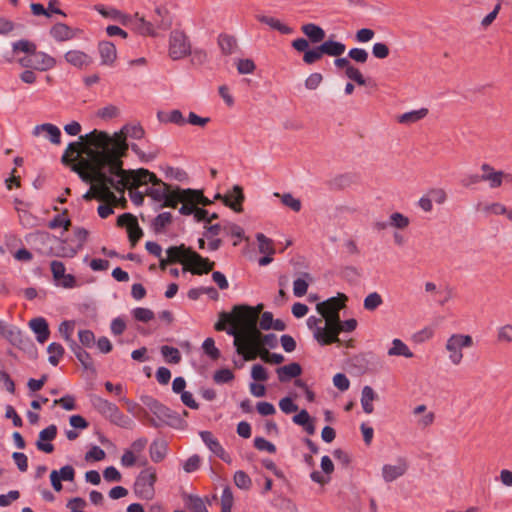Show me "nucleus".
I'll use <instances>...</instances> for the list:
<instances>
[{
	"label": "nucleus",
	"instance_id": "11",
	"mask_svg": "<svg viewBox=\"0 0 512 512\" xmlns=\"http://www.w3.org/2000/svg\"><path fill=\"white\" fill-rule=\"evenodd\" d=\"M156 479L157 473L154 468L150 467L143 470L134 484V492L142 499H152L154 496V484Z\"/></svg>",
	"mask_w": 512,
	"mask_h": 512
},
{
	"label": "nucleus",
	"instance_id": "24",
	"mask_svg": "<svg viewBox=\"0 0 512 512\" xmlns=\"http://www.w3.org/2000/svg\"><path fill=\"white\" fill-rule=\"evenodd\" d=\"M51 271L53 277L58 285L64 288H72L76 284V280L73 275L65 273V266L60 261L51 262Z\"/></svg>",
	"mask_w": 512,
	"mask_h": 512
},
{
	"label": "nucleus",
	"instance_id": "16",
	"mask_svg": "<svg viewBox=\"0 0 512 512\" xmlns=\"http://www.w3.org/2000/svg\"><path fill=\"white\" fill-rule=\"evenodd\" d=\"M242 343L243 342H234V346L237 353L241 355L245 361H252L260 357L264 362L269 363L271 353L267 348L263 346L253 347L252 345Z\"/></svg>",
	"mask_w": 512,
	"mask_h": 512
},
{
	"label": "nucleus",
	"instance_id": "60",
	"mask_svg": "<svg viewBox=\"0 0 512 512\" xmlns=\"http://www.w3.org/2000/svg\"><path fill=\"white\" fill-rule=\"evenodd\" d=\"M18 216L20 219V222L26 226V227H33L36 225V217L33 216L27 209L24 208H18Z\"/></svg>",
	"mask_w": 512,
	"mask_h": 512
},
{
	"label": "nucleus",
	"instance_id": "54",
	"mask_svg": "<svg viewBox=\"0 0 512 512\" xmlns=\"http://www.w3.org/2000/svg\"><path fill=\"white\" fill-rule=\"evenodd\" d=\"M122 203L124 205L126 203V200L124 197L117 198V201L114 203L105 202L104 204L100 205L98 207V214L101 218H107L111 214H113V206H116L118 203Z\"/></svg>",
	"mask_w": 512,
	"mask_h": 512
},
{
	"label": "nucleus",
	"instance_id": "57",
	"mask_svg": "<svg viewBox=\"0 0 512 512\" xmlns=\"http://www.w3.org/2000/svg\"><path fill=\"white\" fill-rule=\"evenodd\" d=\"M390 49L386 43L376 42L372 46V55L377 59H385L389 56Z\"/></svg>",
	"mask_w": 512,
	"mask_h": 512
},
{
	"label": "nucleus",
	"instance_id": "50",
	"mask_svg": "<svg viewBox=\"0 0 512 512\" xmlns=\"http://www.w3.org/2000/svg\"><path fill=\"white\" fill-rule=\"evenodd\" d=\"M219 46L222 52L228 55L234 52L237 44L234 37L224 35L219 38Z\"/></svg>",
	"mask_w": 512,
	"mask_h": 512
},
{
	"label": "nucleus",
	"instance_id": "13",
	"mask_svg": "<svg viewBox=\"0 0 512 512\" xmlns=\"http://www.w3.org/2000/svg\"><path fill=\"white\" fill-rule=\"evenodd\" d=\"M65 61L77 69H87L93 64L91 53L79 46H72L64 53Z\"/></svg>",
	"mask_w": 512,
	"mask_h": 512
},
{
	"label": "nucleus",
	"instance_id": "6",
	"mask_svg": "<svg viewBox=\"0 0 512 512\" xmlns=\"http://www.w3.org/2000/svg\"><path fill=\"white\" fill-rule=\"evenodd\" d=\"M185 194H190V192H183V189L180 187L171 188V186L158 178L152 183V187L147 190L148 196L155 201H162V206L169 208H176L181 204L182 197Z\"/></svg>",
	"mask_w": 512,
	"mask_h": 512
},
{
	"label": "nucleus",
	"instance_id": "49",
	"mask_svg": "<svg viewBox=\"0 0 512 512\" xmlns=\"http://www.w3.org/2000/svg\"><path fill=\"white\" fill-rule=\"evenodd\" d=\"M505 207L506 206L500 202H490V203H485V204L481 205V211L485 215H488V216L489 215L499 216V215H503Z\"/></svg>",
	"mask_w": 512,
	"mask_h": 512
},
{
	"label": "nucleus",
	"instance_id": "23",
	"mask_svg": "<svg viewBox=\"0 0 512 512\" xmlns=\"http://www.w3.org/2000/svg\"><path fill=\"white\" fill-rule=\"evenodd\" d=\"M416 425L421 429H426L433 425L435 413L429 410L425 404L417 405L412 410Z\"/></svg>",
	"mask_w": 512,
	"mask_h": 512
},
{
	"label": "nucleus",
	"instance_id": "42",
	"mask_svg": "<svg viewBox=\"0 0 512 512\" xmlns=\"http://www.w3.org/2000/svg\"><path fill=\"white\" fill-rule=\"evenodd\" d=\"M184 502L191 512H208L205 499L196 495H185Z\"/></svg>",
	"mask_w": 512,
	"mask_h": 512
},
{
	"label": "nucleus",
	"instance_id": "56",
	"mask_svg": "<svg viewBox=\"0 0 512 512\" xmlns=\"http://www.w3.org/2000/svg\"><path fill=\"white\" fill-rule=\"evenodd\" d=\"M236 66L240 74H252L256 69L254 61L249 58L239 59Z\"/></svg>",
	"mask_w": 512,
	"mask_h": 512
},
{
	"label": "nucleus",
	"instance_id": "8",
	"mask_svg": "<svg viewBox=\"0 0 512 512\" xmlns=\"http://www.w3.org/2000/svg\"><path fill=\"white\" fill-rule=\"evenodd\" d=\"M228 334L234 337V342H243L242 344H249L253 347L263 346L265 348L274 347L276 344V336L274 334H262L260 329L255 326L245 330L232 329Z\"/></svg>",
	"mask_w": 512,
	"mask_h": 512
},
{
	"label": "nucleus",
	"instance_id": "19",
	"mask_svg": "<svg viewBox=\"0 0 512 512\" xmlns=\"http://www.w3.org/2000/svg\"><path fill=\"white\" fill-rule=\"evenodd\" d=\"M117 224L127 229L129 240L132 247H134L143 235L142 229L138 225L137 218L130 213H125L118 217Z\"/></svg>",
	"mask_w": 512,
	"mask_h": 512
},
{
	"label": "nucleus",
	"instance_id": "53",
	"mask_svg": "<svg viewBox=\"0 0 512 512\" xmlns=\"http://www.w3.org/2000/svg\"><path fill=\"white\" fill-rule=\"evenodd\" d=\"M210 121H211L210 117L199 116L194 112H189L188 117L186 119V123H188L192 126L201 127V128H204L205 126H207L210 123Z\"/></svg>",
	"mask_w": 512,
	"mask_h": 512
},
{
	"label": "nucleus",
	"instance_id": "17",
	"mask_svg": "<svg viewBox=\"0 0 512 512\" xmlns=\"http://www.w3.org/2000/svg\"><path fill=\"white\" fill-rule=\"evenodd\" d=\"M482 172L483 173L481 179L482 181L488 183L490 188H498L503 184V182L512 184V174L510 173L497 171L487 164L482 166Z\"/></svg>",
	"mask_w": 512,
	"mask_h": 512
},
{
	"label": "nucleus",
	"instance_id": "5",
	"mask_svg": "<svg viewBox=\"0 0 512 512\" xmlns=\"http://www.w3.org/2000/svg\"><path fill=\"white\" fill-rule=\"evenodd\" d=\"M347 296L344 294H338L337 297H332L324 302L318 303L316 306L317 311L325 319V326L323 328L318 327L314 331V337L317 340V334L322 331L330 330L332 335H335L334 327L337 324L339 317V311L345 307Z\"/></svg>",
	"mask_w": 512,
	"mask_h": 512
},
{
	"label": "nucleus",
	"instance_id": "30",
	"mask_svg": "<svg viewBox=\"0 0 512 512\" xmlns=\"http://www.w3.org/2000/svg\"><path fill=\"white\" fill-rule=\"evenodd\" d=\"M320 465L322 472H312L311 479L320 485H325L331 480V474L334 471V464L328 456H323Z\"/></svg>",
	"mask_w": 512,
	"mask_h": 512
},
{
	"label": "nucleus",
	"instance_id": "35",
	"mask_svg": "<svg viewBox=\"0 0 512 512\" xmlns=\"http://www.w3.org/2000/svg\"><path fill=\"white\" fill-rule=\"evenodd\" d=\"M29 327L36 334L38 342L44 343L49 338L50 331L48 323L44 318L37 317L31 319L29 322Z\"/></svg>",
	"mask_w": 512,
	"mask_h": 512
},
{
	"label": "nucleus",
	"instance_id": "64",
	"mask_svg": "<svg viewBox=\"0 0 512 512\" xmlns=\"http://www.w3.org/2000/svg\"><path fill=\"white\" fill-rule=\"evenodd\" d=\"M86 506V501L80 497L72 498L67 502L70 512H84Z\"/></svg>",
	"mask_w": 512,
	"mask_h": 512
},
{
	"label": "nucleus",
	"instance_id": "1",
	"mask_svg": "<svg viewBox=\"0 0 512 512\" xmlns=\"http://www.w3.org/2000/svg\"><path fill=\"white\" fill-rule=\"evenodd\" d=\"M106 139V132L94 130L70 143L62 156V162L90 184V189L83 195L88 201L93 198L110 203L117 201L112 192L114 178L104 155Z\"/></svg>",
	"mask_w": 512,
	"mask_h": 512
},
{
	"label": "nucleus",
	"instance_id": "36",
	"mask_svg": "<svg viewBox=\"0 0 512 512\" xmlns=\"http://www.w3.org/2000/svg\"><path fill=\"white\" fill-rule=\"evenodd\" d=\"M281 382H287L291 378L298 377L302 373V368L298 363H290L276 370Z\"/></svg>",
	"mask_w": 512,
	"mask_h": 512
},
{
	"label": "nucleus",
	"instance_id": "40",
	"mask_svg": "<svg viewBox=\"0 0 512 512\" xmlns=\"http://www.w3.org/2000/svg\"><path fill=\"white\" fill-rule=\"evenodd\" d=\"M182 251H183V245L172 246V247L168 248L167 251H166L167 258H162V256L159 258L160 259L159 267L162 270H165L166 266L169 263H174V262H180L181 263V253H182Z\"/></svg>",
	"mask_w": 512,
	"mask_h": 512
},
{
	"label": "nucleus",
	"instance_id": "43",
	"mask_svg": "<svg viewBox=\"0 0 512 512\" xmlns=\"http://www.w3.org/2000/svg\"><path fill=\"white\" fill-rule=\"evenodd\" d=\"M150 457L154 462L162 461L167 453V443L164 440H155L149 449Z\"/></svg>",
	"mask_w": 512,
	"mask_h": 512
},
{
	"label": "nucleus",
	"instance_id": "38",
	"mask_svg": "<svg viewBox=\"0 0 512 512\" xmlns=\"http://www.w3.org/2000/svg\"><path fill=\"white\" fill-rule=\"evenodd\" d=\"M388 356L395 357L401 356L405 358L414 357L413 352L410 348L400 339H394L391 343V347L387 351Z\"/></svg>",
	"mask_w": 512,
	"mask_h": 512
},
{
	"label": "nucleus",
	"instance_id": "62",
	"mask_svg": "<svg viewBox=\"0 0 512 512\" xmlns=\"http://www.w3.org/2000/svg\"><path fill=\"white\" fill-rule=\"evenodd\" d=\"M382 302V298L378 293H370L364 300V307L365 309L372 311L380 306Z\"/></svg>",
	"mask_w": 512,
	"mask_h": 512
},
{
	"label": "nucleus",
	"instance_id": "14",
	"mask_svg": "<svg viewBox=\"0 0 512 512\" xmlns=\"http://www.w3.org/2000/svg\"><path fill=\"white\" fill-rule=\"evenodd\" d=\"M408 470V462L405 458H398L386 463L381 468V476L385 482H393L404 476Z\"/></svg>",
	"mask_w": 512,
	"mask_h": 512
},
{
	"label": "nucleus",
	"instance_id": "18",
	"mask_svg": "<svg viewBox=\"0 0 512 512\" xmlns=\"http://www.w3.org/2000/svg\"><path fill=\"white\" fill-rule=\"evenodd\" d=\"M183 192H190V194H185L181 200V207L179 208V212L182 215H191L192 204H202L203 206H207L211 204V201L207 199L202 191L193 190V189H183Z\"/></svg>",
	"mask_w": 512,
	"mask_h": 512
},
{
	"label": "nucleus",
	"instance_id": "7",
	"mask_svg": "<svg viewBox=\"0 0 512 512\" xmlns=\"http://www.w3.org/2000/svg\"><path fill=\"white\" fill-rule=\"evenodd\" d=\"M474 345L473 338L468 334L454 333L445 342L447 359L453 366H459L464 360V352Z\"/></svg>",
	"mask_w": 512,
	"mask_h": 512
},
{
	"label": "nucleus",
	"instance_id": "63",
	"mask_svg": "<svg viewBox=\"0 0 512 512\" xmlns=\"http://www.w3.org/2000/svg\"><path fill=\"white\" fill-rule=\"evenodd\" d=\"M233 495L229 488L224 489L221 497V512H231Z\"/></svg>",
	"mask_w": 512,
	"mask_h": 512
},
{
	"label": "nucleus",
	"instance_id": "32",
	"mask_svg": "<svg viewBox=\"0 0 512 512\" xmlns=\"http://www.w3.org/2000/svg\"><path fill=\"white\" fill-rule=\"evenodd\" d=\"M128 25H131L132 28L142 36H150L157 37L158 33H155V29L152 28V25L149 20H146L144 17L139 16V14H135L133 17H130L128 21Z\"/></svg>",
	"mask_w": 512,
	"mask_h": 512
},
{
	"label": "nucleus",
	"instance_id": "41",
	"mask_svg": "<svg viewBox=\"0 0 512 512\" xmlns=\"http://www.w3.org/2000/svg\"><path fill=\"white\" fill-rule=\"evenodd\" d=\"M302 32L313 42L319 43L324 40L325 31L315 24L309 23L302 26Z\"/></svg>",
	"mask_w": 512,
	"mask_h": 512
},
{
	"label": "nucleus",
	"instance_id": "20",
	"mask_svg": "<svg viewBox=\"0 0 512 512\" xmlns=\"http://www.w3.org/2000/svg\"><path fill=\"white\" fill-rule=\"evenodd\" d=\"M410 225V219L408 216L400 213L393 212L389 215L387 222L379 221L375 223V228L379 231L387 228H393L396 230H405Z\"/></svg>",
	"mask_w": 512,
	"mask_h": 512
},
{
	"label": "nucleus",
	"instance_id": "37",
	"mask_svg": "<svg viewBox=\"0 0 512 512\" xmlns=\"http://www.w3.org/2000/svg\"><path fill=\"white\" fill-rule=\"evenodd\" d=\"M95 9L103 17L118 21L123 25H128V21L130 20V16L122 13L120 10L116 8H105L103 6H96Z\"/></svg>",
	"mask_w": 512,
	"mask_h": 512
},
{
	"label": "nucleus",
	"instance_id": "51",
	"mask_svg": "<svg viewBox=\"0 0 512 512\" xmlns=\"http://www.w3.org/2000/svg\"><path fill=\"white\" fill-rule=\"evenodd\" d=\"M161 353L169 363L177 364L181 360V355L177 348L165 345L161 347Z\"/></svg>",
	"mask_w": 512,
	"mask_h": 512
},
{
	"label": "nucleus",
	"instance_id": "44",
	"mask_svg": "<svg viewBox=\"0 0 512 512\" xmlns=\"http://www.w3.org/2000/svg\"><path fill=\"white\" fill-rule=\"evenodd\" d=\"M375 398V392L370 386H365L362 389L361 405L367 414H371L374 411L373 401Z\"/></svg>",
	"mask_w": 512,
	"mask_h": 512
},
{
	"label": "nucleus",
	"instance_id": "4",
	"mask_svg": "<svg viewBox=\"0 0 512 512\" xmlns=\"http://www.w3.org/2000/svg\"><path fill=\"white\" fill-rule=\"evenodd\" d=\"M264 308L263 304L254 307L248 305H235L231 312H222L219 321L215 324L217 331L245 330L257 326L258 319Z\"/></svg>",
	"mask_w": 512,
	"mask_h": 512
},
{
	"label": "nucleus",
	"instance_id": "12",
	"mask_svg": "<svg viewBox=\"0 0 512 512\" xmlns=\"http://www.w3.org/2000/svg\"><path fill=\"white\" fill-rule=\"evenodd\" d=\"M93 405L101 414L108 417L115 424L121 427L131 426V420L124 416L115 404L97 397L93 400Z\"/></svg>",
	"mask_w": 512,
	"mask_h": 512
},
{
	"label": "nucleus",
	"instance_id": "45",
	"mask_svg": "<svg viewBox=\"0 0 512 512\" xmlns=\"http://www.w3.org/2000/svg\"><path fill=\"white\" fill-rule=\"evenodd\" d=\"M274 196L279 198L281 203L290 208L294 212H299L301 210L302 204L299 198H296L291 193H274Z\"/></svg>",
	"mask_w": 512,
	"mask_h": 512
},
{
	"label": "nucleus",
	"instance_id": "9",
	"mask_svg": "<svg viewBox=\"0 0 512 512\" xmlns=\"http://www.w3.org/2000/svg\"><path fill=\"white\" fill-rule=\"evenodd\" d=\"M181 264L184 266V271H190L192 274L197 275L206 274L212 271L215 265L214 262L201 257L191 248H187L184 245L181 253Z\"/></svg>",
	"mask_w": 512,
	"mask_h": 512
},
{
	"label": "nucleus",
	"instance_id": "22",
	"mask_svg": "<svg viewBox=\"0 0 512 512\" xmlns=\"http://www.w3.org/2000/svg\"><path fill=\"white\" fill-rule=\"evenodd\" d=\"M97 51L100 64L106 67H113L117 61L116 46L109 41H101L98 43Z\"/></svg>",
	"mask_w": 512,
	"mask_h": 512
},
{
	"label": "nucleus",
	"instance_id": "28",
	"mask_svg": "<svg viewBox=\"0 0 512 512\" xmlns=\"http://www.w3.org/2000/svg\"><path fill=\"white\" fill-rule=\"evenodd\" d=\"M215 198L221 199L226 206L230 207L235 212L242 211V202L244 200V195H243L241 187L238 185L233 187V190L231 193L224 195V196L217 194L215 196Z\"/></svg>",
	"mask_w": 512,
	"mask_h": 512
},
{
	"label": "nucleus",
	"instance_id": "21",
	"mask_svg": "<svg viewBox=\"0 0 512 512\" xmlns=\"http://www.w3.org/2000/svg\"><path fill=\"white\" fill-rule=\"evenodd\" d=\"M81 33L80 29L72 28L65 23H56L50 29L51 37L57 42L73 40Z\"/></svg>",
	"mask_w": 512,
	"mask_h": 512
},
{
	"label": "nucleus",
	"instance_id": "59",
	"mask_svg": "<svg viewBox=\"0 0 512 512\" xmlns=\"http://www.w3.org/2000/svg\"><path fill=\"white\" fill-rule=\"evenodd\" d=\"M75 328L74 321H63L59 325V333L67 341L72 342V334Z\"/></svg>",
	"mask_w": 512,
	"mask_h": 512
},
{
	"label": "nucleus",
	"instance_id": "26",
	"mask_svg": "<svg viewBox=\"0 0 512 512\" xmlns=\"http://www.w3.org/2000/svg\"><path fill=\"white\" fill-rule=\"evenodd\" d=\"M33 135L35 137H43L49 139L50 142L55 145H59L61 142L60 129L51 123H44L35 126L33 128Z\"/></svg>",
	"mask_w": 512,
	"mask_h": 512
},
{
	"label": "nucleus",
	"instance_id": "2",
	"mask_svg": "<svg viewBox=\"0 0 512 512\" xmlns=\"http://www.w3.org/2000/svg\"><path fill=\"white\" fill-rule=\"evenodd\" d=\"M104 155L106 164H108L109 173L114 178V190L123 193L124 190L137 188L147 183L156 181L157 176L147 169L124 170L122 157L126 155L128 144L126 134L123 130L114 133L113 136L107 134L105 140Z\"/></svg>",
	"mask_w": 512,
	"mask_h": 512
},
{
	"label": "nucleus",
	"instance_id": "25",
	"mask_svg": "<svg viewBox=\"0 0 512 512\" xmlns=\"http://www.w3.org/2000/svg\"><path fill=\"white\" fill-rule=\"evenodd\" d=\"M75 477V470L72 466L66 465L59 470H52L50 473V481L53 489L56 492L62 490L61 481H73Z\"/></svg>",
	"mask_w": 512,
	"mask_h": 512
},
{
	"label": "nucleus",
	"instance_id": "29",
	"mask_svg": "<svg viewBox=\"0 0 512 512\" xmlns=\"http://www.w3.org/2000/svg\"><path fill=\"white\" fill-rule=\"evenodd\" d=\"M56 434L57 427L55 425H50L40 431L39 438L36 442L37 448L45 453L53 452L54 446L51 444V441L56 437Z\"/></svg>",
	"mask_w": 512,
	"mask_h": 512
},
{
	"label": "nucleus",
	"instance_id": "33",
	"mask_svg": "<svg viewBox=\"0 0 512 512\" xmlns=\"http://www.w3.org/2000/svg\"><path fill=\"white\" fill-rule=\"evenodd\" d=\"M428 112L427 108L408 111L397 115L396 122L404 126H410L424 119L428 115Z\"/></svg>",
	"mask_w": 512,
	"mask_h": 512
},
{
	"label": "nucleus",
	"instance_id": "48",
	"mask_svg": "<svg viewBox=\"0 0 512 512\" xmlns=\"http://www.w3.org/2000/svg\"><path fill=\"white\" fill-rule=\"evenodd\" d=\"M256 239L258 241V248L260 253L265 255H273L275 250L273 248V242L271 239L267 238L264 234L258 233L256 235Z\"/></svg>",
	"mask_w": 512,
	"mask_h": 512
},
{
	"label": "nucleus",
	"instance_id": "34",
	"mask_svg": "<svg viewBox=\"0 0 512 512\" xmlns=\"http://www.w3.org/2000/svg\"><path fill=\"white\" fill-rule=\"evenodd\" d=\"M256 18L260 23L267 25L272 30H276L281 34L289 35L293 33V29L278 18L266 15H257Z\"/></svg>",
	"mask_w": 512,
	"mask_h": 512
},
{
	"label": "nucleus",
	"instance_id": "15",
	"mask_svg": "<svg viewBox=\"0 0 512 512\" xmlns=\"http://www.w3.org/2000/svg\"><path fill=\"white\" fill-rule=\"evenodd\" d=\"M357 326V321L355 319H349L344 321L343 323L340 322V319L338 320L337 324L334 327L335 335H332V332L330 330L322 331L317 334V341L321 345H328L334 342H338V334L341 331L351 332L353 331Z\"/></svg>",
	"mask_w": 512,
	"mask_h": 512
},
{
	"label": "nucleus",
	"instance_id": "10",
	"mask_svg": "<svg viewBox=\"0 0 512 512\" xmlns=\"http://www.w3.org/2000/svg\"><path fill=\"white\" fill-rule=\"evenodd\" d=\"M168 52L173 60L183 59L191 53V42L185 31L174 29L170 33Z\"/></svg>",
	"mask_w": 512,
	"mask_h": 512
},
{
	"label": "nucleus",
	"instance_id": "39",
	"mask_svg": "<svg viewBox=\"0 0 512 512\" xmlns=\"http://www.w3.org/2000/svg\"><path fill=\"white\" fill-rule=\"evenodd\" d=\"M320 47H321L323 55L326 54V55L332 56V57H339L346 50V47L343 43L334 41V40H327V41L323 42L320 45Z\"/></svg>",
	"mask_w": 512,
	"mask_h": 512
},
{
	"label": "nucleus",
	"instance_id": "47",
	"mask_svg": "<svg viewBox=\"0 0 512 512\" xmlns=\"http://www.w3.org/2000/svg\"><path fill=\"white\" fill-rule=\"evenodd\" d=\"M47 352L49 354V363L56 366L64 354V348L58 343H51L47 348Z\"/></svg>",
	"mask_w": 512,
	"mask_h": 512
},
{
	"label": "nucleus",
	"instance_id": "52",
	"mask_svg": "<svg viewBox=\"0 0 512 512\" xmlns=\"http://www.w3.org/2000/svg\"><path fill=\"white\" fill-rule=\"evenodd\" d=\"M497 340L500 343L512 344V324H505L497 330Z\"/></svg>",
	"mask_w": 512,
	"mask_h": 512
},
{
	"label": "nucleus",
	"instance_id": "31",
	"mask_svg": "<svg viewBox=\"0 0 512 512\" xmlns=\"http://www.w3.org/2000/svg\"><path fill=\"white\" fill-rule=\"evenodd\" d=\"M155 33L167 30L171 26V17L166 9L157 7L149 20Z\"/></svg>",
	"mask_w": 512,
	"mask_h": 512
},
{
	"label": "nucleus",
	"instance_id": "46",
	"mask_svg": "<svg viewBox=\"0 0 512 512\" xmlns=\"http://www.w3.org/2000/svg\"><path fill=\"white\" fill-rule=\"evenodd\" d=\"M312 278L309 274H304L303 278H298L293 282V292L297 297H302L307 293L309 282Z\"/></svg>",
	"mask_w": 512,
	"mask_h": 512
},
{
	"label": "nucleus",
	"instance_id": "27",
	"mask_svg": "<svg viewBox=\"0 0 512 512\" xmlns=\"http://www.w3.org/2000/svg\"><path fill=\"white\" fill-rule=\"evenodd\" d=\"M200 437L204 441V443L207 445V447L210 449L211 452H213L216 456L221 458L223 461L230 463L231 458L229 454H227L214 435L209 431H202L200 432Z\"/></svg>",
	"mask_w": 512,
	"mask_h": 512
},
{
	"label": "nucleus",
	"instance_id": "61",
	"mask_svg": "<svg viewBox=\"0 0 512 512\" xmlns=\"http://www.w3.org/2000/svg\"><path fill=\"white\" fill-rule=\"evenodd\" d=\"M350 59L358 63H366L368 60V52L363 48H352L348 52Z\"/></svg>",
	"mask_w": 512,
	"mask_h": 512
},
{
	"label": "nucleus",
	"instance_id": "3",
	"mask_svg": "<svg viewBox=\"0 0 512 512\" xmlns=\"http://www.w3.org/2000/svg\"><path fill=\"white\" fill-rule=\"evenodd\" d=\"M12 60L23 68L45 72L56 66V60L37 48L36 43L21 39L12 44Z\"/></svg>",
	"mask_w": 512,
	"mask_h": 512
},
{
	"label": "nucleus",
	"instance_id": "55",
	"mask_svg": "<svg viewBox=\"0 0 512 512\" xmlns=\"http://www.w3.org/2000/svg\"><path fill=\"white\" fill-rule=\"evenodd\" d=\"M322 56H323V53H322L321 47L319 45L313 49H308L304 53L303 61L306 64L311 65V64L319 61L322 58Z\"/></svg>",
	"mask_w": 512,
	"mask_h": 512
},
{
	"label": "nucleus",
	"instance_id": "58",
	"mask_svg": "<svg viewBox=\"0 0 512 512\" xmlns=\"http://www.w3.org/2000/svg\"><path fill=\"white\" fill-rule=\"evenodd\" d=\"M133 316L141 322H149L154 319V312L148 308L138 307L133 310Z\"/></svg>",
	"mask_w": 512,
	"mask_h": 512
}]
</instances>
